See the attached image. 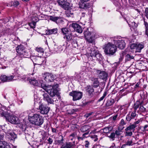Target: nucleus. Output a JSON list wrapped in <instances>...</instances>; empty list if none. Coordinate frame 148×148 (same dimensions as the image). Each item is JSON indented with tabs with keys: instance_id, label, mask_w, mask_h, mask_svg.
Wrapping results in <instances>:
<instances>
[{
	"instance_id": "10",
	"label": "nucleus",
	"mask_w": 148,
	"mask_h": 148,
	"mask_svg": "<svg viewBox=\"0 0 148 148\" xmlns=\"http://www.w3.org/2000/svg\"><path fill=\"white\" fill-rule=\"evenodd\" d=\"M69 95L73 97V100L75 101L79 100L82 98V93L81 92L74 91L70 92Z\"/></svg>"
},
{
	"instance_id": "47",
	"label": "nucleus",
	"mask_w": 148,
	"mask_h": 148,
	"mask_svg": "<svg viewBox=\"0 0 148 148\" xmlns=\"http://www.w3.org/2000/svg\"><path fill=\"white\" fill-rule=\"evenodd\" d=\"M67 146V148H70L73 146L74 143L71 142L66 143Z\"/></svg>"
},
{
	"instance_id": "43",
	"label": "nucleus",
	"mask_w": 148,
	"mask_h": 148,
	"mask_svg": "<svg viewBox=\"0 0 148 148\" xmlns=\"http://www.w3.org/2000/svg\"><path fill=\"white\" fill-rule=\"evenodd\" d=\"M7 76L5 75H2L1 77V79L2 81L7 82Z\"/></svg>"
},
{
	"instance_id": "27",
	"label": "nucleus",
	"mask_w": 148,
	"mask_h": 148,
	"mask_svg": "<svg viewBox=\"0 0 148 148\" xmlns=\"http://www.w3.org/2000/svg\"><path fill=\"white\" fill-rule=\"evenodd\" d=\"M115 102V101L113 99H110L107 102L106 105L107 106H112Z\"/></svg>"
},
{
	"instance_id": "6",
	"label": "nucleus",
	"mask_w": 148,
	"mask_h": 148,
	"mask_svg": "<svg viewBox=\"0 0 148 148\" xmlns=\"http://www.w3.org/2000/svg\"><path fill=\"white\" fill-rule=\"evenodd\" d=\"M126 39L122 38L121 36L115 37L113 38L112 40L114 41L115 45L120 49H123L125 46V41Z\"/></svg>"
},
{
	"instance_id": "8",
	"label": "nucleus",
	"mask_w": 148,
	"mask_h": 148,
	"mask_svg": "<svg viewBox=\"0 0 148 148\" xmlns=\"http://www.w3.org/2000/svg\"><path fill=\"white\" fill-rule=\"evenodd\" d=\"M31 59L34 64L41 65L44 62L45 63V58L40 56H33L31 57Z\"/></svg>"
},
{
	"instance_id": "26",
	"label": "nucleus",
	"mask_w": 148,
	"mask_h": 148,
	"mask_svg": "<svg viewBox=\"0 0 148 148\" xmlns=\"http://www.w3.org/2000/svg\"><path fill=\"white\" fill-rule=\"evenodd\" d=\"M112 129V127L110 126L109 127H106L104 128L103 129V132L105 133H109L110 131H111Z\"/></svg>"
},
{
	"instance_id": "16",
	"label": "nucleus",
	"mask_w": 148,
	"mask_h": 148,
	"mask_svg": "<svg viewBox=\"0 0 148 148\" xmlns=\"http://www.w3.org/2000/svg\"><path fill=\"white\" fill-rule=\"evenodd\" d=\"M97 72L98 75L99 77L101 79H106L108 76L107 74L104 71L97 70Z\"/></svg>"
},
{
	"instance_id": "56",
	"label": "nucleus",
	"mask_w": 148,
	"mask_h": 148,
	"mask_svg": "<svg viewBox=\"0 0 148 148\" xmlns=\"http://www.w3.org/2000/svg\"><path fill=\"white\" fill-rule=\"evenodd\" d=\"M13 5H13L15 7L17 6L19 4V3L17 1H15L14 2H13Z\"/></svg>"
},
{
	"instance_id": "37",
	"label": "nucleus",
	"mask_w": 148,
	"mask_h": 148,
	"mask_svg": "<svg viewBox=\"0 0 148 148\" xmlns=\"http://www.w3.org/2000/svg\"><path fill=\"white\" fill-rule=\"evenodd\" d=\"M144 25L145 27V34L148 37V24L145 21H144Z\"/></svg>"
},
{
	"instance_id": "44",
	"label": "nucleus",
	"mask_w": 148,
	"mask_h": 148,
	"mask_svg": "<svg viewBox=\"0 0 148 148\" xmlns=\"http://www.w3.org/2000/svg\"><path fill=\"white\" fill-rule=\"evenodd\" d=\"M66 74L63 73H61L60 75H59L58 76H56V77L58 78H60L61 79H64V78L66 77Z\"/></svg>"
},
{
	"instance_id": "50",
	"label": "nucleus",
	"mask_w": 148,
	"mask_h": 148,
	"mask_svg": "<svg viewBox=\"0 0 148 148\" xmlns=\"http://www.w3.org/2000/svg\"><path fill=\"white\" fill-rule=\"evenodd\" d=\"M76 136V134L75 133H73L70 135L69 138H70L71 140H72L73 138L75 137Z\"/></svg>"
},
{
	"instance_id": "22",
	"label": "nucleus",
	"mask_w": 148,
	"mask_h": 148,
	"mask_svg": "<svg viewBox=\"0 0 148 148\" xmlns=\"http://www.w3.org/2000/svg\"><path fill=\"white\" fill-rule=\"evenodd\" d=\"M0 148H10V147L5 142L0 141Z\"/></svg>"
},
{
	"instance_id": "13",
	"label": "nucleus",
	"mask_w": 148,
	"mask_h": 148,
	"mask_svg": "<svg viewBox=\"0 0 148 148\" xmlns=\"http://www.w3.org/2000/svg\"><path fill=\"white\" fill-rule=\"evenodd\" d=\"M84 36L87 41L90 43L92 42L94 36H92V33H90L88 30L84 31Z\"/></svg>"
},
{
	"instance_id": "12",
	"label": "nucleus",
	"mask_w": 148,
	"mask_h": 148,
	"mask_svg": "<svg viewBox=\"0 0 148 148\" xmlns=\"http://www.w3.org/2000/svg\"><path fill=\"white\" fill-rule=\"evenodd\" d=\"M6 137L9 140H13L17 138V135L12 130H9L5 132Z\"/></svg>"
},
{
	"instance_id": "20",
	"label": "nucleus",
	"mask_w": 148,
	"mask_h": 148,
	"mask_svg": "<svg viewBox=\"0 0 148 148\" xmlns=\"http://www.w3.org/2000/svg\"><path fill=\"white\" fill-rule=\"evenodd\" d=\"M50 19L53 21L57 23H59L60 22H62V20L60 17H55L53 16H51L50 17Z\"/></svg>"
},
{
	"instance_id": "61",
	"label": "nucleus",
	"mask_w": 148,
	"mask_h": 148,
	"mask_svg": "<svg viewBox=\"0 0 148 148\" xmlns=\"http://www.w3.org/2000/svg\"><path fill=\"white\" fill-rule=\"evenodd\" d=\"M25 133L26 134V135H25V138H31L32 136H30V134H29L28 133H27V134H26V133Z\"/></svg>"
},
{
	"instance_id": "4",
	"label": "nucleus",
	"mask_w": 148,
	"mask_h": 148,
	"mask_svg": "<svg viewBox=\"0 0 148 148\" xmlns=\"http://www.w3.org/2000/svg\"><path fill=\"white\" fill-rule=\"evenodd\" d=\"M2 116H4L6 121L12 124H18L19 123V119L18 117L7 112L2 111L0 113Z\"/></svg>"
},
{
	"instance_id": "24",
	"label": "nucleus",
	"mask_w": 148,
	"mask_h": 148,
	"mask_svg": "<svg viewBox=\"0 0 148 148\" xmlns=\"http://www.w3.org/2000/svg\"><path fill=\"white\" fill-rule=\"evenodd\" d=\"M86 89L87 92L90 95L92 94L94 91L93 87L90 85L86 87Z\"/></svg>"
},
{
	"instance_id": "11",
	"label": "nucleus",
	"mask_w": 148,
	"mask_h": 148,
	"mask_svg": "<svg viewBox=\"0 0 148 148\" xmlns=\"http://www.w3.org/2000/svg\"><path fill=\"white\" fill-rule=\"evenodd\" d=\"M39 108L40 110V113L43 114H47L50 109L49 107L47 106L46 105L40 103Z\"/></svg>"
},
{
	"instance_id": "33",
	"label": "nucleus",
	"mask_w": 148,
	"mask_h": 148,
	"mask_svg": "<svg viewBox=\"0 0 148 148\" xmlns=\"http://www.w3.org/2000/svg\"><path fill=\"white\" fill-rule=\"evenodd\" d=\"M99 85V82L98 81V79L97 78H95L94 79L93 82V85L95 87L97 88Z\"/></svg>"
},
{
	"instance_id": "28",
	"label": "nucleus",
	"mask_w": 148,
	"mask_h": 148,
	"mask_svg": "<svg viewBox=\"0 0 148 148\" xmlns=\"http://www.w3.org/2000/svg\"><path fill=\"white\" fill-rule=\"evenodd\" d=\"M137 46V44L134 43L130 44V48L131 50L130 51L133 52H135L136 48Z\"/></svg>"
},
{
	"instance_id": "64",
	"label": "nucleus",
	"mask_w": 148,
	"mask_h": 148,
	"mask_svg": "<svg viewBox=\"0 0 148 148\" xmlns=\"http://www.w3.org/2000/svg\"><path fill=\"white\" fill-rule=\"evenodd\" d=\"M48 141L50 144H51L53 141L52 139L50 138H49L48 139Z\"/></svg>"
},
{
	"instance_id": "42",
	"label": "nucleus",
	"mask_w": 148,
	"mask_h": 148,
	"mask_svg": "<svg viewBox=\"0 0 148 148\" xmlns=\"http://www.w3.org/2000/svg\"><path fill=\"white\" fill-rule=\"evenodd\" d=\"M14 78V76L13 75L7 76V82L12 81Z\"/></svg>"
},
{
	"instance_id": "14",
	"label": "nucleus",
	"mask_w": 148,
	"mask_h": 148,
	"mask_svg": "<svg viewBox=\"0 0 148 148\" xmlns=\"http://www.w3.org/2000/svg\"><path fill=\"white\" fill-rule=\"evenodd\" d=\"M59 5L65 10H68L70 8L69 3L66 0H57Z\"/></svg>"
},
{
	"instance_id": "63",
	"label": "nucleus",
	"mask_w": 148,
	"mask_h": 148,
	"mask_svg": "<svg viewBox=\"0 0 148 148\" xmlns=\"http://www.w3.org/2000/svg\"><path fill=\"white\" fill-rule=\"evenodd\" d=\"M86 144L85 145V147H86L88 148V145L89 144V142H88V141H85Z\"/></svg>"
},
{
	"instance_id": "5",
	"label": "nucleus",
	"mask_w": 148,
	"mask_h": 148,
	"mask_svg": "<svg viewBox=\"0 0 148 148\" xmlns=\"http://www.w3.org/2000/svg\"><path fill=\"white\" fill-rule=\"evenodd\" d=\"M103 49L106 54L112 55L115 52L116 48V45L112 43L109 42L103 45Z\"/></svg>"
},
{
	"instance_id": "30",
	"label": "nucleus",
	"mask_w": 148,
	"mask_h": 148,
	"mask_svg": "<svg viewBox=\"0 0 148 148\" xmlns=\"http://www.w3.org/2000/svg\"><path fill=\"white\" fill-rule=\"evenodd\" d=\"M18 126L21 129L22 131H24L26 129V126L25 124L21 123L18 125Z\"/></svg>"
},
{
	"instance_id": "40",
	"label": "nucleus",
	"mask_w": 148,
	"mask_h": 148,
	"mask_svg": "<svg viewBox=\"0 0 148 148\" xmlns=\"http://www.w3.org/2000/svg\"><path fill=\"white\" fill-rule=\"evenodd\" d=\"M125 55H126V53L125 52L122 51L120 54V58H119L120 61H121L123 59Z\"/></svg>"
},
{
	"instance_id": "25",
	"label": "nucleus",
	"mask_w": 148,
	"mask_h": 148,
	"mask_svg": "<svg viewBox=\"0 0 148 148\" xmlns=\"http://www.w3.org/2000/svg\"><path fill=\"white\" fill-rule=\"evenodd\" d=\"M136 126H135L134 124H132L128 126L125 130V131H132L136 127Z\"/></svg>"
},
{
	"instance_id": "48",
	"label": "nucleus",
	"mask_w": 148,
	"mask_h": 148,
	"mask_svg": "<svg viewBox=\"0 0 148 148\" xmlns=\"http://www.w3.org/2000/svg\"><path fill=\"white\" fill-rule=\"evenodd\" d=\"M107 94V92H104L103 96L99 99V101H100L102 100L105 98V97L106 96Z\"/></svg>"
},
{
	"instance_id": "18",
	"label": "nucleus",
	"mask_w": 148,
	"mask_h": 148,
	"mask_svg": "<svg viewBox=\"0 0 148 148\" xmlns=\"http://www.w3.org/2000/svg\"><path fill=\"white\" fill-rule=\"evenodd\" d=\"M44 100L46 101L48 103L53 104V100L51 98H50L49 96L47 93H45L43 95Z\"/></svg>"
},
{
	"instance_id": "45",
	"label": "nucleus",
	"mask_w": 148,
	"mask_h": 148,
	"mask_svg": "<svg viewBox=\"0 0 148 148\" xmlns=\"http://www.w3.org/2000/svg\"><path fill=\"white\" fill-rule=\"evenodd\" d=\"M125 136H131L132 135V131H125Z\"/></svg>"
},
{
	"instance_id": "29",
	"label": "nucleus",
	"mask_w": 148,
	"mask_h": 148,
	"mask_svg": "<svg viewBox=\"0 0 148 148\" xmlns=\"http://www.w3.org/2000/svg\"><path fill=\"white\" fill-rule=\"evenodd\" d=\"M132 144L133 142L132 140L131 139H128L125 143V144L122 146L121 148H123L125 145L130 146L132 145Z\"/></svg>"
},
{
	"instance_id": "19",
	"label": "nucleus",
	"mask_w": 148,
	"mask_h": 148,
	"mask_svg": "<svg viewBox=\"0 0 148 148\" xmlns=\"http://www.w3.org/2000/svg\"><path fill=\"white\" fill-rule=\"evenodd\" d=\"M73 35L71 32L67 34L64 35L63 37L64 38L66 39L67 41H69L73 40Z\"/></svg>"
},
{
	"instance_id": "21",
	"label": "nucleus",
	"mask_w": 148,
	"mask_h": 148,
	"mask_svg": "<svg viewBox=\"0 0 148 148\" xmlns=\"http://www.w3.org/2000/svg\"><path fill=\"white\" fill-rule=\"evenodd\" d=\"M144 47V45L143 44H137L136 48L135 53L140 52L142 49Z\"/></svg>"
},
{
	"instance_id": "2",
	"label": "nucleus",
	"mask_w": 148,
	"mask_h": 148,
	"mask_svg": "<svg viewBox=\"0 0 148 148\" xmlns=\"http://www.w3.org/2000/svg\"><path fill=\"white\" fill-rule=\"evenodd\" d=\"M28 118L31 123L37 126H40L43 123L44 118L39 114H35L32 116L29 115Z\"/></svg>"
},
{
	"instance_id": "31",
	"label": "nucleus",
	"mask_w": 148,
	"mask_h": 148,
	"mask_svg": "<svg viewBox=\"0 0 148 148\" xmlns=\"http://www.w3.org/2000/svg\"><path fill=\"white\" fill-rule=\"evenodd\" d=\"M57 29H52L48 30L47 32V34H55L57 33Z\"/></svg>"
},
{
	"instance_id": "3",
	"label": "nucleus",
	"mask_w": 148,
	"mask_h": 148,
	"mask_svg": "<svg viewBox=\"0 0 148 148\" xmlns=\"http://www.w3.org/2000/svg\"><path fill=\"white\" fill-rule=\"evenodd\" d=\"M87 53L92 58L99 61H101L103 59L102 55L99 53L95 48L88 47L87 50Z\"/></svg>"
},
{
	"instance_id": "59",
	"label": "nucleus",
	"mask_w": 148,
	"mask_h": 148,
	"mask_svg": "<svg viewBox=\"0 0 148 148\" xmlns=\"http://www.w3.org/2000/svg\"><path fill=\"white\" fill-rule=\"evenodd\" d=\"M121 131H120L119 130H116L115 133V134H116V135H120Z\"/></svg>"
},
{
	"instance_id": "1",
	"label": "nucleus",
	"mask_w": 148,
	"mask_h": 148,
	"mask_svg": "<svg viewBox=\"0 0 148 148\" xmlns=\"http://www.w3.org/2000/svg\"><path fill=\"white\" fill-rule=\"evenodd\" d=\"M30 83L35 86L40 87L43 88L50 95L51 97L55 96L58 92L57 89L54 88L53 86H46L44 84L42 80H39L37 77H32L28 79Z\"/></svg>"
},
{
	"instance_id": "55",
	"label": "nucleus",
	"mask_w": 148,
	"mask_h": 148,
	"mask_svg": "<svg viewBox=\"0 0 148 148\" xmlns=\"http://www.w3.org/2000/svg\"><path fill=\"white\" fill-rule=\"evenodd\" d=\"M124 128L123 125L119 124V126L118 127V130L120 131H122Z\"/></svg>"
},
{
	"instance_id": "60",
	"label": "nucleus",
	"mask_w": 148,
	"mask_h": 148,
	"mask_svg": "<svg viewBox=\"0 0 148 148\" xmlns=\"http://www.w3.org/2000/svg\"><path fill=\"white\" fill-rule=\"evenodd\" d=\"M66 143H63L61 146V148H67V146H66Z\"/></svg>"
},
{
	"instance_id": "54",
	"label": "nucleus",
	"mask_w": 148,
	"mask_h": 148,
	"mask_svg": "<svg viewBox=\"0 0 148 148\" xmlns=\"http://www.w3.org/2000/svg\"><path fill=\"white\" fill-rule=\"evenodd\" d=\"M132 119L131 116L129 114H128L126 116V119L127 121H130Z\"/></svg>"
},
{
	"instance_id": "36",
	"label": "nucleus",
	"mask_w": 148,
	"mask_h": 148,
	"mask_svg": "<svg viewBox=\"0 0 148 148\" xmlns=\"http://www.w3.org/2000/svg\"><path fill=\"white\" fill-rule=\"evenodd\" d=\"M36 51L40 53H42L44 52L43 49L41 47H36L35 49Z\"/></svg>"
},
{
	"instance_id": "38",
	"label": "nucleus",
	"mask_w": 148,
	"mask_h": 148,
	"mask_svg": "<svg viewBox=\"0 0 148 148\" xmlns=\"http://www.w3.org/2000/svg\"><path fill=\"white\" fill-rule=\"evenodd\" d=\"M133 58V56H131L129 54H127L125 55V60L126 61H130Z\"/></svg>"
},
{
	"instance_id": "32",
	"label": "nucleus",
	"mask_w": 148,
	"mask_h": 148,
	"mask_svg": "<svg viewBox=\"0 0 148 148\" xmlns=\"http://www.w3.org/2000/svg\"><path fill=\"white\" fill-rule=\"evenodd\" d=\"M51 51H53L54 53L56 52L57 53H59V46L57 45H55L52 48Z\"/></svg>"
},
{
	"instance_id": "39",
	"label": "nucleus",
	"mask_w": 148,
	"mask_h": 148,
	"mask_svg": "<svg viewBox=\"0 0 148 148\" xmlns=\"http://www.w3.org/2000/svg\"><path fill=\"white\" fill-rule=\"evenodd\" d=\"M71 8V7L70 8ZM70 9V8L68 10H66V15L67 16H71L73 14V13L71 12V11L69 10V9Z\"/></svg>"
},
{
	"instance_id": "23",
	"label": "nucleus",
	"mask_w": 148,
	"mask_h": 148,
	"mask_svg": "<svg viewBox=\"0 0 148 148\" xmlns=\"http://www.w3.org/2000/svg\"><path fill=\"white\" fill-rule=\"evenodd\" d=\"M61 30L62 33L64 36L71 32L69 29L66 27L62 28L61 29Z\"/></svg>"
},
{
	"instance_id": "49",
	"label": "nucleus",
	"mask_w": 148,
	"mask_h": 148,
	"mask_svg": "<svg viewBox=\"0 0 148 148\" xmlns=\"http://www.w3.org/2000/svg\"><path fill=\"white\" fill-rule=\"evenodd\" d=\"M90 137L92 138H95L94 141H96L98 139L97 138V136L96 135H91Z\"/></svg>"
},
{
	"instance_id": "15",
	"label": "nucleus",
	"mask_w": 148,
	"mask_h": 148,
	"mask_svg": "<svg viewBox=\"0 0 148 148\" xmlns=\"http://www.w3.org/2000/svg\"><path fill=\"white\" fill-rule=\"evenodd\" d=\"M86 2L81 0L79 4V8L82 9H87L90 7L91 4L86 3Z\"/></svg>"
},
{
	"instance_id": "52",
	"label": "nucleus",
	"mask_w": 148,
	"mask_h": 148,
	"mask_svg": "<svg viewBox=\"0 0 148 148\" xmlns=\"http://www.w3.org/2000/svg\"><path fill=\"white\" fill-rule=\"evenodd\" d=\"M126 124L125 120L123 119H122L121 120V122L119 123V124L122 125H124Z\"/></svg>"
},
{
	"instance_id": "17",
	"label": "nucleus",
	"mask_w": 148,
	"mask_h": 148,
	"mask_svg": "<svg viewBox=\"0 0 148 148\" xmlns=\"http://www.w3.org/2000/svg\"><path fill=\"white\" fill-rule=\"evenodd\" d=\"M72 27L73 28L74 30L79 33H81L82 30L81 26L77 23H73L71 25Z\"/></svg>"
},
{
	"instance_id": "58",
	"label": "nucleus",
	"mask_w": 148,
	"mask_h": 148,
	"mask_svg": "<svg viewBox=\"0 0 148 148\" xmlns=\"http://www.w3.org/2000/svg\"><path fill=\"white\" fill-rule=\"evenodd\" d=\"M93 113V112H92L89 113H88L86 114L85 115V116L87 118L88 117L90 116Z\"/></svg>"
},
{
	"instance_id": "35",
	"label": "nucleus",
	"mask_w": 148,
	"mask_h": 148,
	"mask_svg": "<svg viewBox=\"0 0 148 148\" xmlns=\"http://www.w3.org/2000/svg\"><path fill=\"white\" fill-rule=\"evenodd\" d=\"M89 129V127L87 125H85L82 126L81 128V130L83 132L87 131Z\"/></svg>"
},
{
	"instance_id": "41",
	"label": "nucleus",
	"mask_w": 148,
	"mask_h": 148,
	"mask_svg": "<svg viewBox=\"0 0 148 148\" xmlns=\"http://www.w3.org/2000/svg\"><path fill=\"white\" fill-rule=\"evenodd\" d=\"M59 46V52H61L62 51L64 50L66 48V46L64 45H63L62 46L60 45Z\"/></svg>"
},
{
	"instance_id": "46",
	"label": "nucleus",
	"mask_w": 148,
	"mask_h": 148,
	"mask_svg": "<svg viewBox=\"0 0 148 148\" xmlns=\"http://www.w3.org/2000/svg\"><path fill=\"white\" fill-rule=\"evenodd\" d=\"M29 25L32 28H34L35 27L36 23L35 22L33 21L29 23Z\"/></svg>"
},
{
	"instance_id": "57",
	"label": "nucleus",
	"mask_w": 148,
	"mask_h": 148,
	"mask_svg": "<svg viewBox=\"0 0 148 148\" xmlns=\"http://www.w3.org/2000/svg\"><path fill=\"white\" fill-rule=\"evenodd\" d=\"M109 137L112 139L114 138L115 137V134L114 132L112 133L109 136Z\"/></svg>"
},
{
	"instance_id": "7",
	"label": "nucleus",
	"mask_w": 148,
	"mask_h": 148,
	"mask_svg": "<svg viewBox=\"0 0 148 148\" xmlns=\"http://www.w3.org/2000/svg\"><path fill=\"white\" fill-rule=\"evenodd\" d=\"M16 51L21 57L27 58L29 56V53L28 51L24 49V46L22 45H20L17 47Z\"/></svg>"
},
{
	"instance_id": "53",
	"label": "nucleus",
	"mask_w": 148,
	"mask_h": 148,
	"mask_svg": "<svg viewBox=\"0 0 148 148\" xmlns=\"http://www.w3.org/2000/svg\"><path fill=\"white\" fill-rule=\"evenodd\" d=\"M145 13L146 17L148 19V8H145Z\"/></svg>"
},
{
	"instance_id": "51",
	"label": "nucleus",
	"mask_w": 148,
	"mask_h": 148,
	"mask_svg": "<svg viewBox=\"0 0 148 148\" xmlns=\"http://www.w3.org/2000/svg\"><path fill=\"white\" fill-rule=\"evenodd\" d=\"M136 111L135 110L134 111L132 112V113L130 116H131L132 118H134L136 116Z\"/></svg>"
},
{
	"instance_id": "62",
	"label": "nucleus",
	"mask_w": 148,
	"mask_h": 148,
	"mask_svg": "<svg viewBox=\"0 0 148 148\" xmlns=\"http://www.w3.org/2000/svg\"><path fill=\"white\" fill-rule=\"evenodd\" d=\"M148 127V126L147 125H145L144 127V130L143 131L148 130V128H147Z\"/></svg>"
},
{
	"instance_id": "34",
	"label": "nucleus",
	"mask_w": 148,
	"mask_h": 148,
	"mask_svg": "<svg viewBox=\"0 0 148 148\" xmlns=\"http://www.w3.org/2000/svg\"><path fill=\"white\" fill-rule=\"evenodd\" d=\"M141 103L139 101H136L135 103L134 107L135 110L136 111V110L141 106Z\"/></svg>"
},
{
	"instance_id": "9",
	"label": "nucleus",
	"mask_w": 148,
	"mask_h": 148,
	"mask_svg": "<svg viewBox=\"0 0 148 148\" xmlns=\"http://www.w3.org/2000/svg\"><path fill=\"white\" fill-rule=\"evenodd\" d=\"M56 75L47 73L44 74L43 77L45 81L47 82H52L56 79Z\"/></svg>"
}]
</instances>
